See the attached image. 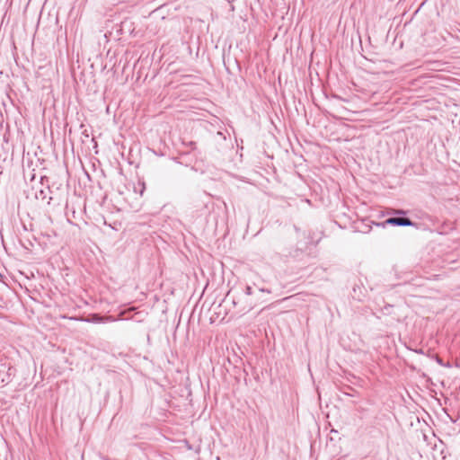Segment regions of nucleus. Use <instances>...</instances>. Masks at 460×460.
I'll return each mask as SVG.
<instances>
[{
	"label": "nucleus",
	"instance_id": "obj_29",
	"mask_svg": "<svg viewBox=\"0 0 460 460\" xmlns=\"http://www.w3.org/2000/svg\"><path fill=\"white\" fill-rule=\"evenodd\" d=\"M22 152H25V146H22Z\"/></svg>",
	"mask_w": 460,
	"mask_h": 460
},
{
	"label": "nucleus",
	"instance_id": "obj_5",
	"mask_svg": "<svg viewBox=\"0 0 460 460\" xmlns=\"http://www.w3.org/2000/svg\"><path fill=\"white\" fill-rule=\"evenodd\" d=\"M53 146H30V147H32L31 151L34 152L35 156L38 158V160L42 162H44L47 159L43 147L48 149V151L50 150L51 152H53Z\"/></svg>",
	"mask_w": 460,
	"mask_h": 460
},
{
	"label": "nucleus",
	"instance_id": "obj_28",
	"mask_svg": "<svg viewBox=\"0 0 460 460\" xmlns=\"http://www.w3.org/2000/svg\"><path fill=\"white\" fill-rule=\"evenodd\" d=\"M188 144L192 145V144H196V143L193 141H190Z\"/></svg>",
	"mask_w": 460,
	"mask_h": 460
},
{
	"label": "nucleus",
	"instance_id": "obj_8",
	"mask_svg": "<svg viewBox=\"0 0 460 460\" xmlns=\"http://www.w3.org/2000/svg\"><path fill=\"white\" fill-rule=\"evenodd\" d=\"M148 149V146H146ZM169 149V146L164 145V146H157V149L155 148H150V150L160 156L167 155V150Z\"/></svg>",
	"mask_w": 460,
	"mask_h": 460
},
{
	"label": "nucleus",
	"instance_id": "obj_31",
	"mask_svg": "<svg viewBox=\"0 0 460 460\" xmlns=\"http://www.w3.org/2000/svg\"><path fill=\"white\" fill-rule=\"evenodd\" d=\"M214 323V320L212 319V317H210V323Z\"/></svg>",
	"mask_w": 460,
	"mask_h": 460
},
{
	"label": "nucleus",
	"instance_id": "obj_7",
	"mask_svg": "<svg viewBox=\"0 0 460 460\" xmlns=\"http://www.w3.org/2000/svg\"><path fill=\"white\" fill-rule=\"evenodd\" d=\"M270 289H256L255 288L252 287V285H246L244 288V294L246 296H252L253 295H262V294H270Z\"/></svg>",
	"mask_w": 460,
	"mask_h": 460
},
{
	"label": "nucleus",
	"instance_id": "obj_17",
	"mask_svg": "<svg viewBox=\"0 0 460 460\" xmlns=\"http://www.w3.org/2000/svg\"><path fill=\"white\" fill-rule=\"evenodd\" d=\"M121 147H122L121 155L124 156L125 149H126L127 146L123 145V146H121Z\"/></svg>",
	"mask_w": 460,
	"mask_h": 460
},
{
	"label": "nucleus",
	"instance_id": "obj_32",
	"mask_svg": "<svg viewBox=\"0 0 460 460\" xmlns=\"http://www.w3.org/2000/svg\"><path fill=\"white\" fill-rule=\"evenodd\" d=\"M74 145H71L72 151L74 152Z\"/></svg>",
	"mask_w": 460,
	"mask_h": 460
},
{
	"label": "nucleus",
	"instance_id": "obj_23",
	"mask_svg": "<svg viewBox=\"0 0 460 460\" xmlns=\"http://www.w3.org/2000/svg\"><path fill=\"white\" fill-rule=\"evenodd\" d=\"M343 393L345 394V395H349V396H351V394H349V390H346V392L344 391Z\"/></svg>",
	"mask_w": 460,
	"mask_h": 460
},
{
	"label": "nucleus",
	"instance_id": "obj_4",
	"mask_svg": "<svg viewBox=\"0 0 460 460\" xmlns=\"http://www.w3.org/2000/svg\"><path fill=\"white\" fill-rule=\"evenodd\" d=\"M15 367L12 366L6 367L4 365H2L0 367V384L2 385L9 384L15 376Z\"/></svg>",
	"mask_w": 460,
	"mask_h": 460
},
{
	"label": "nucleus",
	"instance_id": "obj_11",
	"mask_svg": "<svg viewBox=\"0 0 460 460\" xmlns=\"http://www.w3.org/2000/svg\"><path fill=\"white\" fill-rule=\"evenodd\" d=\"M264 295H265V294H262V295H253V296H252L254 297L253 302H254L255 304H257V303H263V302H266V301H267V299H266V298H264Z\"/></svg>",
	"mask_w": 460,
	"mask_h": 460
},
{
	"label": "nucleus",
	"instance_id": "obj_19",
	"mask_svg": "<svg viewBox=\"0 0 460 460\" xmlns=\"http://www.w3.org/2000/svg\"><path fill=\"white\" fill-rule=\"evenodd\" d=\"M201 318V309L199 310V312L198 313V321L199 322Z\"/></svg>",
	"mask_w": 460,
	"mask_h": 460
},
{
	"label": "nucleus",
	"instance_id": "obj_16",
	"mask_svg": "<svg viewBox=\"0 0 460 460\" xmlns=\"http://www.w3.org/2000/svg\"><path fill=\"white\" fill-rule=\"evenodd\" d=\"M252 287L255 288L256 289H268L267 288L261 287V286H259V285H257V284H255V283H253V284L252 285Z\"/></svg>",
	"mask_w": 460,
	"mask_h": 460
},
{
	"label": "nucleus",
	"instance_id": "obj_26",
	"mask_svg": "<svg viewBox=\"0 0 460 460\" xmlns=\"http://www.w3.org/2000/svg\"><path fill=\"white\" fill-rule=\"evenodd\" d=\"M207 286H208V284H207V285L203 288V289H202L203 295L205 294V290H206V288H207Z\"/></svg>",
	"mask_w": 460,
	"mask_h": 460
},
{
	"label": "nucleus",
	"instance_id": "obj_3",
	"mask_svg": "<svg viewBox=\"0 0 460 460\" xmlns=\"http://www.w3.org/2000/svg\"><path fill=\"white\" fill-rule=\"evenodd\" d=\"M205 114L203 113V128L212 136L211 140L215 142H221L226 140V137L223 135L220 130V127L217 128L215 124L211 121L205 120Z\"/></svg>",
	"mask_w": 460,
	"mask_h": 460
},
{
	"label": "nucleus",
	"instance_id": "obj_6",
	"mask_svg": "<svg viewBox=\"0 0 460 460\" xmlns=\"http://www.w3.org/2000/svg\"><path fill=\"white\" fill-rule=\"evenodd\" d=\"M13 146H0V160L6 161L9 157H13Z\"/></svg>",
	"mask_w": 460,
	"mask_h": 460
},
{
	"label": "nucleus",
	"instance_id": "obj_22",
	"mask_svg": "<svg viewBox=\"0 0 460 460\" xmlns=\"http://www.w3.org/2000/svg\"><path fill=\"white\" fill-rule=\"evenodd\" d=\"M343 393L345 394V395H349V396H351V394H349V390H346V392L344 391Z\"/></svg>",
	"mask_w": 460,
	"mask_h": 460
},
{
	"label": "nucleus",
	"instance_id": "obj_10",
	"mask_svg": "<svg viewBox=\"0 0 460 460\" xmlns=\"http://www.w3.org/2000/svg\"><path fill=\"white\" fill-rule=\"evenodd\" d=\"M358 290H359V293H361V288L360 287H354L353 288V294H352V296L353 298L360 301L362 300V296H360V294H358Z\"/></svg>",
	"mask_w": 460,
	"mask_h": 460
},
{
	"label": "nucleus",
	"instance_id": "obj_21",
	"mask_svg": "<svg viewBox=\"0 0 460 460\" xmlns=\"http://www.w3.org/2000/svg\"><path fill=\"white\" fill-rule=\"evenodd\" d=\"M417 353L423 354V350L421 349L416 350Z\"/></svg>",
	"mask_w": 460,
	"mask_h": 460
},
{
	"label": "nucleus",
	"instance_id": "obj_18",
	"mask_svg": "<svg viewBox=\"0 0 460 460\" xmlns=\"http://www.w3.org/2000/svg\"><path fill=\"white\" fill-rule=\"evenodd\" d=\"M239 146H241V150H243V146L236 145V147H237L236 150H235V154L236 155H238V153H239Z\"/></svg>",
	"mask_w": 460,
	"mask_h": 460
},
{
	"label": "nucleus",
	"instance_id": "obj_30",
	"mask_svg": "<svg viewBox=\"0 0 460 460\" xmlns=\"http://www.w3.org/2000/svg\"><path fill=\"white\" fill-rule=\"evenodd\" d=\"M239 156H240V161H241V160H242L243 154H242V153H240Z\"/></svg>",
	"mask_w": 460,
	"mask_h": 460
},
{
	"label": "nucleus",
	"instance_id": "obj_13",
	"mask_svg": "<svg viewBox=\"0 0 460 460\" xmlns=\"http://www.w3.org/2000/svg\"><path fill=\"white\" fill-rule=\"evenodd\" d=\"M392 308H393V305H392L387 304V305H385L384 306V308H383V312H384L385 314H391V309H392Z\"/></svg>",
	"mask_w": 460,
	"mask_h": 460
},
{
	"label": "nucleus",
	"instance_id": "obj_2",
	"mask_svg": "<svg viewBox=\"0 0 460 460\" xmlns=\"http://www.w3.org/2000/svg\"><path fill=\"white\" fill-rule=\"evenodd\" d=\"M40 185L44 187V190H35L34 197L37 200L41 201L47 205H49L53 197L51 196V190L49 187V179L45 175L40 177Z\"/></svg>",
	"mask_w": 460,
	"mask_h": 460
},
{
	"label": "nucleus",
	"instance_id": "obj_15",
	"mask_svg": "<svg viewBox=\"0 0 460 460\" xmlns=\"http://www.w3.org/2000/svg\"><path fill=\"white\" fill-rule=\"evenodd\" d=\"M207 304H208L210 306L214 305L213 301H210L208 297L206 298V300L203 302L202 306L204 307Z\"/></svg>",
	"mask_w": 460,
	"mask_h": 460
},
{
	"label": "nucleus",
	"instance_id": "obj_24",
	"mask_svg": "<svg viewBox=\"0 0 460 460\" xmlns=\"http://www.w3.org/2000/svg\"><path fill=\"white\" fill-rule=\"evenodd\" d=\"M36 190H44V187L42 185H40V187L36 188Z\"/></svg>",
	"mask_w": 460,
	"mask_h": 460
},
{
	"label": "nucleus",
	"instance_id": "obj_1",
	"mask_svg": "<svg viewBox=\"0 0 460 460\" xmlns=\"http://www.w3.org/2000/svg\"><path fill=\"white\" fill-rule=\"evenodd\" d=\"M408 210L402 208H387L385 212H382V216H388L385 221L381 223H376V226L385 227L387 226H414L418 227L419 224L413 222L410 217H407Z\"/></svg>",
	"mask_w": 460,
	"mask_h": 460
},
{
	"label": "nucleus",
	"instance_id": "obj_12",
	"mask_svg": "<svg viewBox=\"0 0 460 460\" xmlns=\"http://www.w3.org/2000/svg\"><path fill=\"white\" fill-rule=\"evenodd\" d=\"M435 360H436V362H437L438 365H440V366H442V367H451L450 363H445V362L443 361V359H442L440 357H438V356H436V357H435Z\"/></svg>",
	"mask_w": 460,
	"mask_h": 460
},
{
	"label": "nucleus",
	"instance_id": "obj_27",
	"mask_svg": "<svg viewBox=\"0 0 460 460\" xmlns=\"http://www.w3.org/2000/svg\"><path fill=\"white\" fill-rule=\"evenodd\" d=\"M34 179H35V174H33V175L31 176V181H33Z\"/></svg>",
	"mask_w": 460,
	"mask_h": 460
},
{
	"label": "nucleus",
	"instance_id": "obj_25",
	"mask_svg": "<svg viewBox=\"0 0 460 460\" xmlns=\"http://www.w3.org/2000/svg\"><path fill=\"white\" fill-rule=\"evenodd\" d=\"M213 120H214L217 124H218V119H217V118H216V117H215V118H213Z\"/></svg>",
	"mask_w": 460,
	"mask_h": 460
},
{
	"label": "nucleus",
	"instance_id": "obj_14",
	"mask_svg": "<svg viewBox=\"0 0 460 460\" xmlns=\"http://www.w3.org/2000/svg\"><path fill=\"white\" fill-rule=\"evenodd\" d=\"M398 279H402V282L399 283L398 285H401V284H406L408 282H410L411 279L409 278H403V277H397Z\"/></svg>",
	"mask_w": 460,
	"mask_h": 460
},
{
	"label": "nucleus",
	"instance_id": "obj_20",
	"mask_svg": "<svg viewBox=\"0 0 460 460\" xmlns=\"http://www.w3.org/2000/svg\"><path fill=\"white\" fill-rule=\"evenodd\" d=\"M93 149H95V154H98V151H97V147H98V146H97V145H94V146H93Z\"/></svg>",
	"mask_w": 460,
	"mask_h": 460
},
{
	"label": "nucleus",
	"instance_id": "obj_9",
	"mask_svg": "<svg viewBox=\"0 0 460 460\" xmlns=\"http://www.w3.org/2000/svg\"><path fill=\"white\" fill-rule=\"evenodd\" d=\"M134 147H137V150H139V146H128V155H129V157L128 158V163L130 164H133L135 163V161L131 158L133 156L132 153L134 151Z\"/></svg>",
	"mask_w": 460,
	"mask_h": 460
}]
</instances>
